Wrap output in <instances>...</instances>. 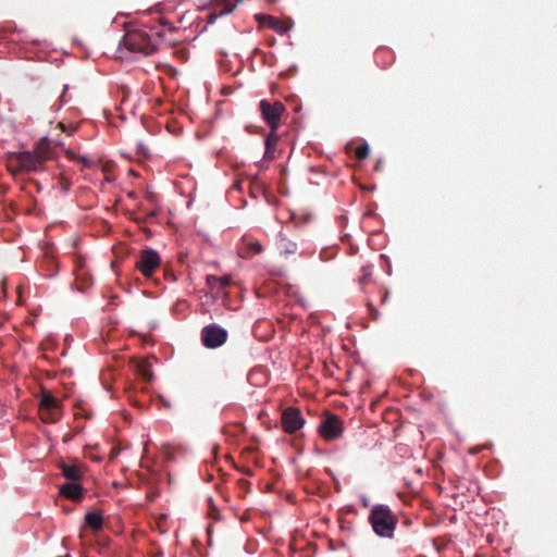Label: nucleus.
I'll return each instance as SVG.
<instances>
[{
	"mask_svg": "<svg viewBox=\"0 0 557 557\" xmlns=\"http://www.w3.org/2000/svg\"><path fill=\"white\" fill-rule=\"evenodd\" d=\"M161 26L140 25L133 27L123 36L119 49L124 47L131 53L150 55L157 51L162 41Z\"/></svg>",
	"mask_w": 557,
	"mask_h": 557,
	"instance_id": "1",
	"label": "nucleus"
},
{
	"mask_svg": "<svg viewBox=\"0 0 557 557\" xmlns=\"http://www.w3.org/2000/svg\"><path fill=\"white\" fill-rule=\"evenodd\" d=\"M369 523L373 532L384 539H392L397 527V517L393 513L389 506L376 504L371 508Z\"/></svg>",
	"mask_w": 557,
	"mask_h": 557,
	"instance_id": "2",
	"label": "nucleus"
},
{
	"mask_svg": "<svg viewBox=\"0 0 557 557\" xmlns=\"http://www.w3.org/2000/svg\"><path fill=\"white\" fill-rule=\"evenodd\" d=\"M259 111L261 113L262 120L270 127V134L265 138L267 151L268 154L269 148L271 146L272 138L274 143L276 141V132L281 126L282 116L285 112V106L281 101H269L267 99H262L259 102Z\"/></svg>",
	"mask_w": 557,
	"mask_h": 557,
	"instance_id": "3",
	"label": "nucleus"
},
{
	"mask_svg": "<svg viewBox=\"0 0 557 557\" xmlns=\"http://www.w3.org/2000/svg\"><path fill=\"white\" fill-rule=\"evenodd\" d=\"M45 157L39 151H22L13 153L8 166L13 173L33 172L41 169Z\"/></svg>",
	"mask_w": 557,
	"mask_h": 557,
	"instance_id": "4",
	"label": "nucleus"
},
{
	"mask_svg": "<svg viewBox=\"0 0 557 557\" xmlns=\"http://www.w3.org/2000/svg\"><path fill=\"white\" fill-rule=\"evenodd\" d=\"M227 335L226 329L215 323L203 326L200 332L201 343L209 349H215L224 345Z\"/></svg>",
	"mask_w": 557,
	"mask_h": 557,
	"instance_id": "5",
	"label": "nucleus"
},
{
	"mask_svg": "<svg viewBox=\"0 0 557 557\" xmlns=\"http://www.w3.org/2000/svg\"><path fill=\"white\" fill-rule=\"evenodd\" d=\"M159 253L151 248L144 249L136 262V268L144 276H151L160 265Z\"/></svg>",
	"mask_w": 557,
	"mask_h": 557,
	"instance_id": "6",
	"label": "nucleus"
},
{
	"mask_svg": "<svg viewBox=\"0 0 557 557\" xmlns=\"http://www.w3.org/2000/svg\"><path fill=\"white\" fill-rule=\"evenodd\" d=\"M343 421L337 416L326 417L319 426V433L325 441H334L342 436Z\"/></svg>",
	"mask_w": 557,
	"mask_h": 557,
	"instance_id": "7",
	"label": "nucleus"
},
{
	"mask_svg": "<svg viewBox=\"0 0 557 557\" xmlns=\"http://www.w3.org/2000/svg\"><path fill=\"white\" fill-rule=\"evenodd\" d=\"M281 423L283 430L286 433L292 434L304 426L305 419L299 409L288 407L282 412Z\"/></svg>",
	"mask_w": 557,
	"mask_h": 557,
	"instance_id": "8",
	"label": "nucleus"
},
{
	"mask_svg": "<svg viewBox=\"0 0 557 557\" xmlns=\"http://www.w3.org/2000/svg\"><path fill=\"white\" fill-rule=\"evenodd\" d=\"M59 468L62 475L70 482L81 481L86 471L85 466L74 459L61 461Z\"/></svg>",
	"mask_w": 557,
	"mask_h": 557,
	"instance_id": "9",
	"label": "nucleus"
},
{
	"mask_svg": "<svg viewBox=\"0 0 557 557\" xmlns=\"http://www.w3.org/2000/svg\"><path fill=\"white\" fill-rule=\"evenodd\" d=\"M60 401L50 393H44L40 400L42 417L46 421H55L54 410L59 408Z\"/></svg>",
	"mask_w": 557,
	"mask_h": 557,
	"instance_id": "10",
	"label": "nucleus"
},
{
	"mask_svg": "<svg viewBox=\"0 0 557 557\" xmlns=\"http://www.w3.org/2000/svg\"><path fill=\"white\" fill-rule=\"evenodd\" d=\"M62 496L73 502L81 500L83 498V486L81 481H73L62 484L59 488Z\"/></svg>",
	"mask_w": 557,
	"mask_h": 557,
	"instance_id": "11",
	"label": "nucleus"
},
{
	"mask_svg": "<svg viewBox=\"0 0 557 557\" xmlns=\"http://www.w3.org/2000/svg\"><path fill=\"white\" fill-rule=\"evenodd\" d=\"M240 1L242 0H215V3H222L223 8L219 12L209 14L207 23L213 24L219 17L232 13Z\"/></svg>",
	"mask_w": 557,
	"mask_h": 557,
	"instance_id": "12",
	"label": "nucleus"
},
{
	"mask_svg": "<svg viewBox=\"0 0 557 557\" xmlns=\"http://www.w3.org/2000/svg\"><path fill=\"white\" fill-rule=\"evenodd\" d=\"M256 18L259 22H267V26L269 28L275 30L278 34H285L289 29V27L287 26V24L284 21L276 18V17L259 14V15H256Z\"/></svg>",
	"mask_w": 557,
	"mask_h": 557,
	"instance_id": "13",
	"label": "nucleus"
},
{
	"mask_svg": "<svg viewBox=\"0 0 557 557\" xmlns=\"http://www.w3.org/2000/svg\"><path fill=\"white\" fill-rule=\"evenodd\" d=\"M244 247L240 248V255L244 258L251 257L253 255H259L263 251V247L260 242L252 238H244L243 239Z\"/></svg>",
	"mask_w": 557,
	"mask_h": 557,
	"instance_id": "14",
	"label": "nucleus"
},
{
	"mask_svg": "<svg viewBox=\"0 0 557 557\" xmlns=\"http://www.w3.org/2000/svg\"><path fill=\"white\" fill-rule=\"evenodd\" d=\"M85 525L92 531H99L103 525V518L100 512L89 511L85 516Z\"/></svg>",
	"mask_w": 557,
	"mask_h": 557,
	"instance_id": "15",
	"label": "nucleus"
},
{
	"mask_svg": "<svg viewBox=\"0 0 557 557\" xmlns=\"http://www.w3.org/2000/svg\"><path fill=\"white\" fill-rule=\"evenodd\" d=\"M356 158L359 160H363L369 157L370 154V147L368 144H361L356 147L355 149Z\"/></svg>",
	"mask_w": 557,
	"mask_h": 557,
	"instance_id": "16",
	"label": "nucleus"
},
{
	"mask_svg": "<svg viewBox=\"0 0 557 557\" xmlns=\"http://www.w3.org/2000/svg\"><path fill=\"white\" fill-rule=\"evenodd\" d=\"M211 281H218V284L224 288L226 286L230 285L231 283V277L230 276H221V277H218V276H214V275H208L207 276V284L208 285H211Z\"/></svg>",
	"mask_w": 557,
	"mask_h": 557,
	"instance_id": "17",
	"label": "nucleus"
},
{
	"mask_svg": "<svg viewBox=\"0 0 557 557\" xmlns=\"http://www.w3.org/2000/svg\"><path fill=\"white\" fill-rule=\"evenodd\" d=\"M66 154L69 156L70 159L77 160V161L82 162L85 166L90 165L89 159L84 156H77L72 151H66Z\"/></svg>",
	"mask_w": 557,
	"mask_h": 557,
	"instance_id": "18",
	"label": "nucleus"
},
{
	"mask_svg": "<svg viewBox=\"0 0 557 557\" xmlns=\"http://www.w3.org/2000/svg\"><path fill=\"white\" fill-rule=\"evenodd\" d=\"M137 153L144 158H148L150 156V151L149 149L143 144V143H138L137 144Z\"/></svg>",
	"mask_w": 557,
	"mask_h": 557,
	"instance_id": "19",
	"label": "nucleus"
},
{
	"mask_svg": "<svg viewBox=\"0 0 557 557\" xmlns=\"http://www.w3.org/2000/svg\"><path fill=\"white\" fill-rule=\"evenodd\" d=\"M282 248L285 253H295L297 250V245L295 243L289 242L284 245L282 244Z\"/></svg>",
	"mask_w": 557,
	"mask_h": 557,
	"instance_id": "20",
	"label": "nucleus"
},
{
	"mask_svg": "<svg viewBox=\"0 0 557 557\" xmlns=\"http://www.w3.org/2000/svg\"><path fill=\"white\" fill-rule=\"evenodd\" d=\"M139 371L141 373V375L147 379V380H151L152 377V372L150 371L149 367L147 364H141L139 367Z\"/></svg>",
	"mask_w": 557,
	"mask_h": 557,
	"instance_id": "21",
	"label": "nucleus"
},
{
	"mask_svg": "<svg viewBox=\"0 0 557 557\" xmlns=\"http://www.w3.org/2000/svg\"><path fill=\"white\" fill-rule=\"evenodd\" d=\"M363 276L360 278V283L363 284L366 280L371 275L372 273V267L364 265L362 267Z\"/></svg>",
	"mask_w": 557,
	"mask_h": 557,
	"instance_id": "22",
	"label": "nucleus"
},
{
	"mask_svg": "<svg viewBox=\"0 0 557 557\" xmlns=\"http://www.w3.org/2000/svg\"><path fill=\"white\" fill-rule=\"evenodd\" d=\"M58 126L61 128L62 132H65L69 135L73 134L75 131V128L72 125H66L63 122H60Z\"/></svg>",
	"mask_w": 557,
	"mask_h": 557,
	"instance_id": "23",
	"label": "nucleus"
},
{
	"mask_svg": "<svg viewBox=\"0 0 557 557\" xmlns=\"http://www.w3.org/2000/svg\"><path fill=\"white\" fill-rule=\"evenodd\" d=\"M119 455V450L116 449H112L111 453H110V458L113 459L115 458L116 456Z\"/></svg>",
	"mask_w": 557,
	"mask_h": 557,
	"instance_id": "24",
	"label": "nucleus"
},
{
	"mask_svg": "<svg viewBox=\"0 0 557 557\" xmlns=\"http://www.w3.org/2000/svg\"><path fill=\"white\" fill-rule=\"evenodd\" d=\"M216 284H218V281H211V285H208V286L213 288Z\"/></svg>",
	"mask_w": 557,
	"mask_h": 557,
	"instance_id": "25",
	"label": "nucleus"
},
{
	"mask_svg": "<svg viewBox=\"0 0 557 557\" xmlns=\"http://www.w3.org/2000/svg\"><path fill=\"white\" fill-rule=\"evenodd\" d=\"M67 89V85H64V90H63V95L61 96V99H63V96H64V92L66 91Z\"/></svg>",
	"mask_w": 557,
	"mask_h": 557,
	"instance_id": "26",
	"label": "nucleus"
},
{
	"mask_svg": "<svg viewBox=\"0 0 557 557\" xmlns=\"http://www.w3.org/2000/svg\"><path fill=\"white\" fill-rule=\"evenodd\" d=\"M63 103H64V101L62 100L61 103H59L58 109L62 108Z\"/></svg>",
	"mask_w": 557,
	"mask_h": 557,
	"instance_id": "27",
	"label": "nucleus"
}]
</instances>
